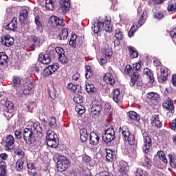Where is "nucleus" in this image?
I'll return each instance as SVG.
<instances>
[{
	"instance_id": "f257e3e1",
	"label": "nucleus",
	"mask_w": 176,
	"mask_h": 176,
	"mask_svg": "<svg viewBox=\"0 0 176 176\" xmlns=\"http://www.w3.org/2000/svg\"><path fill=\"white\" fill-rule=\"evenodd\" d=\"M29 126L30 128H25L23 130V137L26 144L31 145L35 138V134H38V133L42 134V126L36 120L30 121Z\"/></svg>"
},
{
	"instance_id": "f03ea898",
	"label": "nucleus",
	"mask_w": 176,
	"mask_h": 176,
	"mask_svg": "<svg viewBox=\"0 0 176 176\" xmlns=\"http://www.w3.org/2000/svg\"><path fill=\"white\" fill-rule=\"evenodd\" d=\"M92 31L94 34H98L102 31V28L104 29L106 32H112V25H111V18L105 16L104 19L100 18L98 22L95 23L91 26Z\"/></svg>"
},
{
	"instance_id": "7ed1b4c3",
	"label": "nucleus",
	"mask_w": 176,
	"mask_h": 176,
	"mask_svg": "<svg viewBox=\"0 0 176 176\" xmlns=\"http://www.w3.org/2000/svg\"><path fill=\"white\" fill-rule=\"evenodd\" d=\"M56 157H58L57 161V170L59 173H63V171H65L68 167H69V161L67 158V157L64 155H60V154H56Z\"/></svg>"
},
{
	"instance_id": "20e7f679",
	"label": "nucleus",
	"mask_w": 176,
	"mask_h": 176,
	"mask_svg": "<svg viewBox=\"0 0 176 176\" xmlns=\"http://www.w3.org/2000/svg\"><path fill=\"white\" fill-rule=\"evenodd\" d=\"M46 141L47 145L50 148H57L58 146V138L53 131L48 130L47 131Z\"/></svg>"
},
{
	"instance_id": "39448f33",
	"label": "nucleus",
	"mask_w": 176,
	"mask_h": 176,
	"mask_svg": "<svg viewBox=\"0 0 176 176\" xmlns=\"http://www.w3.org/2000/svg\"><path fill=\"white\" fill-rule=\"evenodd\" d=\"M125 74L131 76L130 85L134 86L135 82L138 80V72L134 71L131 65H127L125 67Z\"/></svg>"
},
{
	"instance_id": "423d86ee",
	"label": "nucleus",
	"mask_w": 176,
	"mask_h": 176,
	"mask_svg": "<svg viewBox=\"0 0 176 176\" xmlns=\"http://www.w3.org/2000/svg\"><path fill=\"white\" fill-rule=\"evenodd\" d=\"M105 133L102 136V141L105 142L106 144H109V142H112L115 138H116V136H115V129H113V127L108 128L107 129H105Z\"/></svg>"
},
{
	"instance_id": "0eeeda50",
	"label": "nucleus",
	"mask_w": 176,
	"mask_h": 176,
	"mask_svg": "<svg viewBox=\"0 0 176 176\" xmlns=\"http://www.w3.org/2000/svg\"><path fill=\"white\" fill-rule=\"evenodd\" d=\"M162 107L164 109H166V111H168V113H170V116H173L174 115V112H175V107H174V102L171 98H168L166 100L164 101L162 103Z\"/></svg>"
},
{
	"instance_id": "6e6552de",
	"label": "nucleus",
	"mask_w": 176,
	"mask_h": 176,
	"mask_svg": "<svg viewBox=\"0 0 176 176\" xmlns=\"http://www.w3.org/2000/svg\"><path fill=\"white\" fill-rule=\"evenodd\" d=\"M49 24L54 28H63L65 25L64 21L56 16H52L50 18Z\"/></svg>"
},
{
	"instance_id": "1a4fd4ad",
	"label": "nucleus",
	"mask_w": 176,
	"mask_h": 176,
	"mask_svg": "<svg viewBox=\"0 0 176 176\" xmlns=\"http://www.w3.org/2000/svg\"><path fill=\"white\" fill-rule=\"evenodd\" d=\"M34 82H29L24 86V89L21 93L22 97H27V96H30L32 94L34 91Z\"/></svg>"
},
{
	"instance_id": "9d476101",
	"label": "nucleus",
	"mask_w": 176,
	"mask_h": 176,
	"mask_svg": "<svg viewBox=\"0 0 176 176\" xmlns=\"http://www.w3.org/2000/svg\"><path fill=\"white\" fill-rule=\"evenodd\" d=\"M13 145H14V138L12 135H9L6 139L5 151L10 152V151H12V148H13Z\"/></svg>"
},
{
	"instance_id": "9b49d317",
	"label": "nucleus",
	"mask_w": 176,
	"mask_h": 176,
	"mask_svg": "<svg viewBox=\"0 0 176 176\" xmlns=\"http://www.w3.org/2000/svg\"><path fill=\"white\" fill-rule=\"evenodd\" d=\"M1 43L7 47H10L14 43V38L10 36H4L1 38Z\"/></svg>"
},
{
	"instance_id": "f8f14e48",
	"label": "nucleus",
	"mask_w": 176,
	"mask_h": 176,
	"mask_svg": "<svg viewBox=\"0 0 176 176\" xmlns=\"http://www.w3.org/2000/svg\"><path fill=\"white\" fill-rule=\"evenodd\" d=\"M38 61L41 63V64H44V65H47L50 64L52 60L50 59V54H41L38 56Z\"/></svg>"
},
{
	"instance_id": "ddd939ff",
	"label": "nucleus",
	"mask_w": 176,
	"mask_h": 176,
	"mask_svg": "<svg viewBox=\"0 0 176 176\" xmlns=\"http://www.w3.org/2000/svg\"><path fill=\"white\" fill-rule=\"evenodd\" d=\"M100 142V137L96 132H91L89 134V144L91 145H98Z\"/></svg>"
},
{
	"instance_id": "4468645a",
	"label": "nucleus",
	"mask_w": 176,
	"mask_h": 176,
	"mask_svg": "<svg viewBox=\"0 0 176 176\" xmlns=\"http://www.w3.org/2000/svg\"><path fill=\"white\" fill-rule=\"evenodd\" d=\"M59 8L62 12H68L71 8V1L69 0H60Z\"/></svg>"
},
{
	"instance_id": "2eb2a0df",
	"label": "nucleus",
	"mask_w": 176,
	"mask_h": 176,
	"mask_svg": "<svg viewBox=\"0 0 176 176\" xmlns=\"http://www.w3.org/2000/svg\"><path fill=\"white\" fill-rule=\"evenodd\" d=\"M144 141V144L143 146V151L144 153H148V152H149V149H151V147L152 146V140L149 136H146Z\"/></svg>"
},
{
	"instance_id": "dca6fc26",
	"label": "nucleus",
	"mask_w": 176,
	"mask_h": 176,
	"mask_svg": "<svg viewBox=\"0 0 176 176\" xmlns=\"http://www.w3.org/2000/svg\"><path fill=\"white\" fill-rule=\"evenodd\" d=\"M151 122L152 126L154 127H158L160 129L163 126V124H162V122L160 121V118H159L158 115H154L151 118Z\"/></svg>"
},
{
	"instance_id": "f3484780",
	"label": "nucleus",
	"mask_w": 176,
	"mask_h": 176,
	"mask_svg": "<svg viewBox=\"0 0 176 176\" xmlns=\"http://www.w3.org/2000/svg\"><path fill=\"white\" fill-rule=\"evenodd\" d=\"M161 71V78L160 82H166L167 80V78H168V75H170V72L167 67H162L160 69Z\"/></svg>"
},
{
	"instance_id": "a211bd4d",
	"label": "nucleus",
	"mask_w": 176,
	"mask_h": 176,
	"mask_svg": "<svg viewBox=\"0 0 176 176\" xmlns=\"http://www.w3.org/2000/svg\"><path fill=\"white\" fill-rule=\"evenodd\" d=\"M102 110L101 104H94L91 109V113L95 116H98Z\"/></svg>"
},
{
	"instance_id": "6ab92c4d",
	"label": "nucleus",
	"mask_w": 176,
	"mask_h": 176,
	"mask_svg": "<svg viewBox=\"0 0 176 176\" xmlns=\"http://www.w3.org/2000/svg\"><path fill=\"white\" fill-rule=\"evenodd\" d=\"M103 79L108 85H115V78H113V76L109 73H107L104 76Z\"/></svg>"
},
{
	"instance_id": "aec40b11",
	"label": "nucleus",
	"mask_w": 176,
	"mask_h": 176,
	"mask_svg": "<svg viewBox=\"0 0 176 176\" xmlns=\"http://www.w3.org/2000/svg\"><path fill=\"white\" fill-rule=\"evenodd\" d=\"M6 30H14L17 29V19L14 18L10 21V23H8L6 26Z\"/></svg>"
},
{
	"instance_id": "412c9836",
	"label": "nucleus",
	"mask_w": 176,
	"mask_h": 176,
	"mask_svg": "<svg viewBox=\"0 0 176 176\" xmlns=\"http://www.w3.org/2000/svg\"><path fill=\"white\" fill-rule=\"evenodd\" d=\"M80 140L82 142H86L89 138V133L86 129H82L80 130Z\"/></svg>"
},
{
	"instance_id": "4be33fe9",
	"label": "nucleus",
	"mask_w": 176,
	"mask_h": 176,
	"mask_svg": "<svg viewBox=\"0 0 176 176\" xmlns=\"http://www.w3.org/2000/svg\"><path fill=\"white\" fill-rule=\"evenodd\" d=\"M116 158V155H115V152L111 150L107 151L106 160L107 162H113V160Z\"/></svg>"
},
{
	"instance_id": "5701e85b",
	"label": "nucleus",
	"mask_w": 176,
	"mask_h": 176,
	"mask_svg": "<svg viewBox=\"0 0 176 176\" xmlns=\"http://www.w3.org/2000/svg\"><path fill=\"white\" fill-rule=\"evenodd\" d=\"M57 71V68L54 67L53 65L48 66L46 69H44V74L48 76L49 75H52L54 74Z\"/></svg>"
},
{
	"instance_id": "b1692460",
	"label": "nucleus",
	"mask_w": 176,
	"mask_h": 176,
	"mask_svg": "<svg viewBox=\"0 0 176 176\" xmlns=\"http://www.w3.org/2000/svg\"><path fill=\"white\" fill-rule=\"evenodd\" d=\"M113 95V100L115 102H119L122 100V96H120V91L119 89H114Z\"/></svg>"
},
{
	"instance_id": "393cba45",
	"label": "nucleus",
	"mask_w": 176,
	"mask_h": 176,
	"mask_svg": "<svg viewBox=\"0 0 176 176\" xmlns=\"http://www.w3.org/2000/svg\"><path fill=\"white\" fill-rule=\"evenodd\" d=\"M120 133L122 134L123 137L126 140H127V138L131 135L127 126H122V128H120Z\"/></svg>"
},
{
	"instance_id": "a878e982",
	"label": "nucleus",
	"mask_w": 176,
	"mask_h": 176,
	"mask_svg": "<svg viewBox=\"0 0 176 176\" xmlns=\"http://www.w3.org/2000/svg\"><path fill=\"white\" fill-rule=\"evenodd\" d=\"M58 38L60 41L67 39L68 38V30L66 28L63 29L58 34Z\"/></svg>"
},
{
	"instance_id": "bb28decb",
	"label": "nucleus",
	"mask_w": 176,
	"mask_h": 176,
	"mask_svg": "<svg viewBox=\"0 0 176 176\" xmlns=\"http://www.w3.org/2000/svg\"><path fill=\"white\" fill-rule=\"evenodd\" d=\"M142 164L147 168L152 167V161L148 157H144L142 159Z\"/></svg>"
},
{
	"instance_id": "cd10ccee",
	"label": "nucleus",
	"mask_w": 176,
	"mask_h": 176,
	"mask_svg": "<svg viewBox=\"0 0 176 176\" xmlns=\"http://www.w3.org/2000/svg\"><path fill=\"white\" fill-rule=\"evenodd\" d=\"M128 116L132 120H136L137 122L141 119V117H140V116L135 111H129L128 113Z\"/></svg>"
},
{
	"instance_id": "c85d7f7f",
	"label": "nucleus",
	"mask_w": 176,
	"mask_h": 176,
	"mask_svg": "<svg viewBox=\"0 0 176 176\" xmlns=\"http://www.w3.org/2000/svg\"><path fill=\"white\" fill-rule=\"evenodd\" d=\"M45 8L47 10H53L54 9V0H46Z\"/></svg>"
},
{
	"instance_id": "c756f323",
	"label": "nucleus",
	"mask_w": 176,
	"mask_h": 176,
	"mask_svg": "<svg viewBox=\"0 0 176 176\" xmlns=\"http://www.w3.org/2000/svg\"><path fill=\"white\" fill-rule=\"evenodd\" d=\"M27 16H28V11L27 10H22L19 14L20 21L23 23L27 19Z\"/></svg>"
},
{
	"instance_id": "7c9ffc66",
	"label": "nucleus",
	"mask_w": 176,
	"mask_h": 176,
	"mask_svg": "<svg viewBox=\"0 0 176 176\" xmlns=\"http://www.w3.org/2000/svg\"><path fill=\"white\" fill-rule=\"evenodd\" d=\"M128 50H129V54L132 58H137V57H138V52L134 49V47L130 46L128 47Z\"/></svg>"
},
{
	"instance_id": "2f4dec72",
	"label": "nucleus",
	"mask_w": 176,
	"mask_h": 176,
	"mask_svg": "<svg viewBox=\"0 0 176 176\" xmlns=\"http://www.w3.org/2000/svg\"><path fill=\"white\" fill-rule=\"evenodd\" d=\"M12 83L13 86L15 89H17V87H20L21 85V80H20V78L14 76L12 79Z\"/></svg>"
},
{
	"instance_id": "473e14b6",
	"label": "nucleus",
	"mask_w": 176,
	"mask_h": 176,
	"mask_svg": "<svg viewBox=\"0 0 176 176\" xmlns=\"http://www.w3.org/2000/svg\"><path fill=\"white\" fill-rule=\"evenodd\" d=\"M8 61V55L4 52H0V65H3Z\"/></svg>"
},
{
	"instance_id": "72a5a7b5",
	"label": "nucleus",
	"mask_w": 176,
	"mask_h": 176,
	"mask_svg": "<svg viewBox=\"0 0 176 176\" xmlns=\"http://www.w3.org/2000/svg\"><path fill=\"white\" fill-rule=\"evenodd\" d=\"M158 157L162 160L164 163L167 164L168 161H167V157H166V154L163 151H158L157 153Z\"/></svg>"
},
{
	"instance_id": "f704fd0d",
	"label": "nucleus",
	"mask_w": 176,
	"mask_h": 176,
	"mask_svg": "<svg viewBox=\"0 0 176 176\" xmlns=\"http://www.w3.org/2000/svg\"><path fill=\"white\" fill-rule=\"evenodd\" d=\"M138 28V25H137V23H134L133 26L131 28L130 30L128 32V36L129 38H131L133 35H134V33L135 31H137V29Z\"/></svg>"
},
{
	"instance_id": "c9c22d12",
	"label": "nucleus",
	"mask_w": 176,
	"mask_h": 176,
	"mask_svg": "<svg viewBox=\"0 0 176 176\" xmlns=\"http://www.w3.org/2000/svg\"><path fill=\"white\" fill-rule=\"evenodd\" d=\"M168 12H176V3L170 1L167 7Z\"/></svg>"
},
{
	"instance_id": "e433bc0d",
	"label": "nucleus",
	"mask_w": 176,
	"mask_h": 176,
	"mask_svg": "<svg viewBox=\"0 0 176 176\" xmlns=\"http://www.w3.org/2000/svg\"><path fill=\"white\" fill-rule=\"evenodd\" d=\"M6 107L8 113H12V112H13V103L12 102L6 101Z\"/></svg>"
},
{
	"instance_id": "4c0bfd02",
	"label": "nucleus",
	"mask_w": 176,
	"mask_h": 176,
	"mask_svg": "<svg viewBox=\"0 0 176 176\" xmlns=\"http://www.w3.org/2000/svg\"><path fill=\"white\" fill-rule=\"evenodd\" d=\"M23 164H24V161L23 160H18L16 163V171H21V170H23Z\"/></svg>"
},
{
	"instance_id": "58836bf2",
	"label": "nucleus",
	"mask_w": 176,
	"mask_h": 176,
	"mask_svg": "<svg viewBox=\"0 0 176 176\" xmlns=\"http://www.w3.org/2000/svg\"><path fill=\"white\" fill-rule=\"evenodd\" d=\"M74 101L76 104H82V102H83V97L79 94H76L74 98Z\"/></svg>"
},
{
	"instance_id": "ea45409f",
	"label": "nucleus",
	"mask_w": 176,
	"mask_h": 176,
	"mask_svg": "<svg viewBox=\"0 0 176 176\" xmlns=\"http://www.w3.org/2000/svg\"><path fill=\"white\" fill-rule=\"evenodd\" d=\"M78 87H79V85H75L72 83H69L67 85V89L70 90V91H72V93H76Z\"/></svg>"
},
{
	"instance_id": "a19ab883",
	"label": "nucleus",
	"mask_w": 176,
	"mask_h": 176,
	"mask_svg": "<svg viewBox=\"0 0 176 176\" xmlns=\"http://www.w3.org/2000/svg\"><path fill=\"white\" fill-rule=\"evenodd\" d=\"M85 86H86V91L87 93H94V91H96V88H94V85L87 84Z\"/></svg>"
},
{
	"instance_id": "79ce46f5",
	"label": "nucleus",
	"mask_w": 176,
	"mask_h": 176,
	"mask_svg": "<svg viewBox=\"0 0 176 176\" xmlns=\"http://www.w3.org/2000/svg\"><path fill=\"white\" fill-rule=\"evenodd\" d=\"M115 36L118 41H122V39H123V32H122L120 29H117L116 30Z\"/></svg>"
},
{
	"instance_id": "37998d69",
	"label": "nucleus",
	"mask_w": 176,
	"mask_h": 176,
	"mask_svg": "<svg viewBox=\"0 0 176 176\" xmlns=\"http://www.w3.org/2000/svg\"><path fill=\"white\" fill-rule=\"evenodd\" d=\"M146 16V11H144L143 13L141 15V18L139 19L138 27L140 28L144 23H145V17Z\"/></svg>"
},
{
	"instance_id": "c03bdc74",
	"label": "nucleus",
	"mask_w": 176,
	"mask_h": 176,
	"mask_svg": "<svg viewBox=\"0 0 176 176\" xmlns=\"http://www.w3.org/2000/svg\"><path fill=\"white\" fill-rule=\"evenodd\" d=\"M126 139L129 145H134V144H135V138L134 137V135L131 134L126 138Z\"/></svg>"
},
{
	"instance_id": "a18cd8bd",
	"label": "nucleus",
	"mask_w": 176,
	"mask_h": 176,
	"mask_svg": "<svg viewBox=\"0 0 176 176\" xmlns=\"http://www.w3.org/2000/svg\"><path fill=\"white\" fill-rule=\"evenodd\" d=\"M76 111L79 115H83L85 113V107L78 104L76 107Z\"/></svg>"
},
{
	"instance_id": "49530a36",
	"label": "nucleus",
	"mask_w": 176,
	"mask_h": 176,
	"mask_svg": "<svg viewBox=\"0 0 176 176\" xmlns=\"http://www.w3.org/2000/svg\"><path fill=\"white\" fill-rule=\"evenodd\" d=\"M55 52L58 55V57H60V56L65 54V52L64 51V49H63V47H56L55 48Z\"/></svg>"
},
{
	"instance_id": "de8ad7c7",
	"label": "nucleus",
	"mask_w": 176,
	"mask_h": 176,
	"mask_svg": "<svg viewBox=\"0 0 176 176\" xmlns=\"http://www.w3.org/2000/svg\"><path fill=\"white\" fill-rule=\"evenodd\" d=\"M91 76H93V72H91V69H90V66H87L85 78L87 79H89V78H91Z\"/></svg>"
},
{
	"instance_id": "09e8293b",
	"label": "nucleus",
	"mask_w": 176,
	"mask_h": 176,
	"mask_svg": "<svg viewBox=\"0 0 176 176\" xmlns=\"http://www.w3.org/2000/svg\"><path fill=\"white\" fill-rule=\"evenodd\" d=\"M35 23H36L37 30H38L39 31H42V23L39 20V16L35 17Z\"/></svg>"
},
{
	"instance_id": "8fccbe9b",
	"label": "nucleus",
	"mask_w": 176,
	"mask_h": 176,
	"mask_svg": "<svg viewBox=\"0 0 176 176\" xmlns=\"http://www.w3.org/2000/svg\"><path fill=\"white\" fill-rule=\"evenodd\" d=\"M135 176H148V173L142 170L141 168H138L135 173Z\"/></svg>"
},
{
	"instance_id": "3c124183",
	"label": "nucleus",
	"mask_w": 176,
	"mask_h": 176,
	"mask_svg": "<svg viewBox=\"0 0 176 176\" xmlns=\"http://www.w3.org/2000/svg\"><path fill=\"white\" fill-rule=\"evenodd\" d=\"M58 60L62 64H67V63H68V58L65 56V54H63V55H60L58 57Z\"/></svg>"
},
{
	"instance_id": "603ef678",
	"label": "nucleus",
	"mask_w": 176,
	"mask_h": 176,
	"mask_svg": "<svg viewBox=\"0 0 176 176\" xmlns=\"http://www.w3.org/2000/svg\"><path fill=\"white\" fill-rule=\"evenodd\" d=\"M36 106V104H35V102H29L27 106L28 111L32 112V110L34 109V108H35Z\"/></svg>"
},
{
	"instance_id": "864d4df0",
	"label": "nucleus",
	"mask_w": 176,
	"mask_h": 176,
	"mask_svg": "<svg viewBox=\"0 0 176 176\" xmlns=\"http://www.w3.org/2000/svg\"><path fill=\"white\" fill-rule=\"evenodd\" d=\"M69 44L70 46H72V47H75V46H76V35L73 36L70 38Z\"/></svg>"
},
{
	"instance_id": "5fc2aeb1",
	"label": "nucleus",
	"mask_w": 176,
	"mask_h": 176,
	"mask_svg": "<svg viewBox=\"0 0 176 176\" xmlns=\"http://www.w3.org/2000/svg\"><path fill=\"white\" fill-rule=\"evenodd\" d=\"M148 98H149L150 100H157V95L153 92H150L147 95Z\"/></svg>"
},
{
	"instance_id": "6e6d98bb",
	"label": "nucleus",
	"mask_w": 176,
	"mask_h": 176,
	"mask_svg": "<svg viewBox=\"0 0 176 176\" xmlns=\"http://www.w3.org/2000/svg\"><path fill=\"white\" fill-rule=\"evenodd\" d=\"M56 118L52 117L50 118V121L49 122L48 126L51 128H53L54 127V126H56Z\"/></svg>"
},
{
	"instance_id": "4d7b16f0",
	"label": "nucleus",
	"mask_w": 176,
	"mask_h": 176,
	"mask_svg": "<svg viewBox=\"0 0 176 176\" xmlns=\"http://www.w3.org/2000/svg\"><path fill=\"white\" fill-rule=\"evenodd\" d=\"M14 153L15 155H17V156H19V157H24V151H23L22 150L20 149H15L14 151Z\"/></svg>"
},
{
	"instance_id": "13d9d810",
	"label": "nucleus",
	"mask_w": 176,
	"mask_h": 176,
	"mask_svg": "<svg viewBox=\"0 0 176 176\" xmlns=\"http://www.w3.org/2000/svg\"><path fill=\"white\" fill-rule=\"evenodd\" d=\"M14 135L16 140H21V137H23V133L21 130H16L14 131Z\"/></svg>"
},
{
	"instance_id": "bf43d9fd",
	"label": "nucleus",
	"mask_w": 176,
	"mask_h": 176,
	"mask_svg": "<svg viewBox=\"0 0 176 176\" xmlns=\"http://www.w3.org/2000/svg\"><path fill=\"white\" fill-rule=\"evenodd\" d=\"M0 170L1 171H6V162L2 160H0Z\"/></svg>"
},
{
	"instance_id": "052dcab7",
	"label": "nucleus",
	"mask_w": 176,
	"mask_h": 176,
	"mask_svg": "<svg viewBox=\"0 0 176 176\" xmlns=\"http://www.w3.org/2000/svg\"><path fill=\"white\" fill-rule=\"evenodd\" d=\"M104 54L107 58H111L112 57V50L111 49H106L104 50Z\"/></svg>"
},
{
	"instance_id": "680f3d73",
	"label": "nucleus",
	"mask_w": 176,
	"mask_h": 176,
	"mask_svg": "<svg viewBox=\"0 0 176 176\" xmlns=\"http://www.w3.org/2000/svg\"><path fill=\"white\" fill-rule=\"evenodd\" d=\"M170 164H174V160H175V155L173 153L168 154Z\"/></svg>"
},
{
	"instance_id": "e2e57ef3",
	"label": "nucleus",
	"mask_w": 176,
	"mask_h": 176,
	"mask_svg": "<svg viewBox=\"0 0 176 176\" xmlns=\"http://www.w3.org/2000/svg\"><path fill=\"white\" fill-rule=\"evenodd\" d=\"M154 19H157V20H162L163 17H164V15L160 12H157L153 15Z\"/></svg>"
},
{
	"instance_id": "0e129e2a",
	"label": "nucleus",
	"mask_w": 176,
	"mask_h": 176,
	"mask_svg": "<svg viewBox=\"0 0 176 176\" xmlns=\"http://www.w3.org/2000/svg\"><path fill=\"white\" fill-rule=\"evenodd\" d=\"M82 160H83V162H85V163L89 164L91 162V157L85 155L82 157Z\"/></svg>"
},
{
	"instance_id": "69168bd1",
	"label": "nucleus",
	"mask_w": 176,
	"mask_h": 176,
	"mask_svg": "<svg viewBox=\"0 0 176 176\" xmlns=\"http://www.w3.org/2000/svg\"><path fill=\"white\" fill-rule=\"evenodd\" d=\"M32 42L33 43H34L35 46H37L38 47L41 46V45L39 44V40L38 39V37L34 36L32 38Z\"/></svg>"
},
{
	"instance_id": "338daca9",
	"label": "nucleus",
	"mask_w": 176,
	"mask_h": 176,
	"mask_svg": "<svg viewBox=\"0 0 176 176\" xmlns=\"http://www.w3.org/2000/svg\"><path fill=\"white\" fill-rule=\"evenodd\" d=\"M126 171L127 168L125 166H122L119 170V172L121 173L122 176L126 175Z\"/></svg>"
},
{
	"instance_id": "774afa93",
	"label": "nucleus",
	"mask_w": 176,
	"mask_h": 176,
	"mask_svg": "<svg viewBox=\"0 0 176 176\" xmlns=\"http://www.w3.org/2000/svg\"><path fill=\"white\" fill-rule=\"evenodd\" d=\"M99 176H113L112 173H109L108 172H100L99 173Z\"/></svg>"
}]
</instances>
